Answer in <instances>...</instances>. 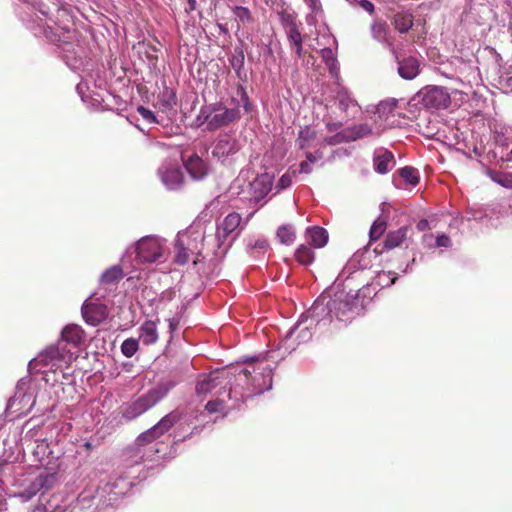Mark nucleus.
Here are the masks:
<instances>
[{
  "instance_id": "42",
  "label": "nucleus",
  "mask_w": 512,
  "mask_h": 512,
  "mask_svg": "<svg viewBox=\"0 0 512 512\" xmlns=\"http://www.w3.org/2000/svg\"><path fill=\"white\" fill-rule=\"evenodd\" d=\"M386 230V222L380 219H377L374 221L370 228V238L371 240H377L379 239L382 234Z\"/></svg>"
},
{
  "instance_id": "19",
  "label": "nucleus",
  "mask_w": 512,
  "mask_h": 512,
  "mask_svg": "<svg viewBox=\"0 0 512 512\" xmlns=\"http://www.w3.org/2000/svg\"><path fill=\"white\" fill-rule=\"evenodd\" d=\"M83 320H106L108 311L105 304L91 296L82 305Z\"/></svg>"
},
{
  "instance_id": "1",
  "label": "nucleus",
  "mask_w": 512,
  "mask_h": 512,
  "mask_svg": "<svg viewBox=\"0 0 512 512\" xmlns=\"http://www.w3.org/2000/svg\"><path fill=\"white\" fill-rule=\"evenodd\" d=\"M273 368L266 361L251 358L246 366L239 369L236 383L230 388L229 398L244 402L248 398L260 395L272 388Z\"/></svg>"
},
{
  "instance_id": "37",
  "label": "nucleus",
  "mask_w": 512,
  "mask_h": 512,
  "mask_svg": "<svg viewBox=\"0 0 512 512\" xmlns=\"http://www.w3.org/2000/svg\"><path fill=\"white\" fill-rule=\"evenodd\" d=\"M177 103L176 94L175 92L165 87L163 91L159 95V104L163 109H171L173 108Z\"/></svg>"
},
{
  "instance_id": "62",
  "label": "nucleus",
  "mask_w": 512,
  "mask_h": 512,
  "mask_svg": "<svg viewBox=\"0 0 512 512\" xmlns=\"http://www.w3.org/2000/svg\"><path fill=\"white\" fill-rule=\"evenodd\" d=\"M179 322H173V321H170L169 322V329L170 331H173L177 328V325H178Z\"/></svg>"
},
{
  "instance_id": "38",
  "label": "nucleus",
  "mask_w": 512,
  "mask_h": 512,
  "mask_svg": "<svg viewBox=\"0 0 512 512\" xmlns=\"http://www.w3.org/2000/svg\"><path fill=\"white\" fill-rule=\"evenodd\" d=\"M296 260L303 265H309L314 261V252L311 248L300 245L295 252Z\"/></svg>"
},
{
  "instance_id": "9",
  "label": "nucleus",
  "mask_w": 512,
  "mask_h": 512,
  "mask_svg": "<svg viewBox=\"0 0 512 512\" xmlns=\"http://www.w3.org/2000/svg\"><path fill=\"white\" fill-rule=\"evenodd\" d=\"M132 487V482L126 478L114 474L105 480L96 490L98 498L107 505L115 504L126 495Z\"/></svg>"
},
{
  "instance_id": "12",
  "label": "nucleus",
  "mask_w": 512,
  "mask_h": 512,
  "mask_svg": "<svg viewBox=\"0 0 512 512\" xmlns=\"http://www.w3.org/2000/svg\"><path fill=\"white\" fill-rule=\"evenodd\" d=\"M162 252V241L154 236L143 237L136 246L137 259L140 262H155L162 256Z\"/></svg>"
},
{
  "instance_id": "10",
  "label": "nucleus",
  "mask_w": 512,
  "mask_h": 512,
  "mask_svg": "<svg viewBox=\"0 0 512 512\" xmlns=\"http://www.w3.org/2000/svg\"><path fill=\"white\" fill-rule=\"evenodd\" d=\"M417 98L428 109H446L451 103L448 90L441 86H426L417 93Z\"/></svg>"
},
{
  "instance_id": "64",
  "label": "nucleus",
  "mask_w": 512,
  "mask_h": 512,
  "mask_svg": "<svg viewBox=\"0 0 512 512\" xmlns=\"http://www.w3.org/2000/svg\"><path fill=\"white\" fill-rule=\"evenodd\" d=\"M60 13L67 14V11H66V9H59L58 14H60Z\"/></svg>"
},
{
  "instance_id": "36",
  "label": "nucleus",
  "mask_w": 512,
  "mask_h": 512,
  "mask_svg": "<svg viewBox=\"0 0 512 512\" xmlns=\"http://www.w3.org/2000/svg\"><path fill=\"white\" fill-rule=\"evenodd\" d=\"M277 237L282 244L291 245L296 238L295 229L292 225H283L278 228Z\"/></svg>"
},
{
  "instance_id": "52",
  "label": "nucleus",
  "mask_w": 512,
  "mask_h": 512,
  "mask_svg": "<svg viewBox=\"0 0 512 512\" xmlns=\"http://www.w3.org/2000/svg\"><path fill=\"white\" fill-rule=\"evenodd\" d=\"M322 53V57L328 62V61H331L332 62V65L334 64V54H333V51L332 49L330 48H324L322 49L321 51Z\"/></svg>"
},
{
  "instance_id": "26",
  "label": "nucleus",
  "mask_w": 512,
  "mask_h": 512,
  "mask_svg": "<svg viewBox=\"0 0 512 512\" xmlns=\"http://www.w3.org/2000/svg\"><path fill=\"white\" fill-rule=\"evenodd\" d=\"M398 73L405 80H412L420 73L419 61L414 57H407L398 61Z\"/></svg>"
},
{
  "instance_id": "31",
  "label": "nucleus",
  "mask_w": 512,
  "mask_h": 512,
  "mask_svg": "<svg viewBox=\"0 0 512 512\" xmlns=\"http://www.w3.org/2000/svg\"><path fill=\"white\" fill-rule=\"evenodd\" d=\"M219 384V377L216 374L203 375L196 384V393L198 395H207Z\"/></svg>"
},
{
  "instance_id": "54",
  "label": "nucleus",
  "mask_w": 512,
  "mask_h": 512,
  "mask_svg": "<svg viewBox=\"0 0 512 512\" xmlns=\"http://www.w3.org/2000/svg\"><path fill=\"white\" fill-rule=\"evenodd\" d=\"M311 164L312 163H310L308 160L303 161L300 164V173H305V174L311 173V171H312Z\"/></svg>"
},
{
  "instance_id": "13",
  "label": "nucleus",
  "mask_w": 512,
  "mask_h": 512,
  "mask_svg": "<svg viewBox=\"0 0 512 512\" xmlns=\"http://www.w3.org/2000/svg\"><path fill=\"white\" fill-rule=\"evenodd\" d=\"M29 384L26 379H21L16 385V391L13 397L9 399L8 406L13 408L18 406L19 412L29 411L35 404L33 392H28L25 386Z\"/></svg>"
},
{
  "instance_id": "20",
  "label": "nucleus",
  "mask_w": 512,
  "mask_h": 512,
  "mask_svg": "<svg viewBox=\"0 0 512 512\" xmlns=\"http://www.w3.org/2000/svg\"><path fill=\"white\" fill-rule=\"evenodd\" d=\"M304 323L305 322H295L294 325H292L287 330L285 335L281 338V344L283 346H286L285 347L286 350L287 349H290V351L294 350V348H295L294 343L289 344V341L294 337V335L297 331H298V334L295 336V340L297 341V343L307 342L308 340L311 339V337H312L311 329H310V327H307V326L302 327V325Z\"/></svg>"
},
{
  "instance_id": "35",
  "label": "nucleus",
  "mask_w": 512,
  "mask_h": 512,
  "mask_svg": "<svg viewBox=\"0 0 512 512\" xmlns=\"http://www.w3.org/2000/svg\"><path fill=\"white\" fill-rule=\"evenodd\" d=\"M407 228L402 227L396 231L390 232L385 239V247L393 249L399 246L406 238Z\"/></svg>"
},
{
  "instance_id": "47",
  "label": "nucleus",
  "mask_w": 512,
  "mask_h": 512,
  "mask_svg": "<svg viewBox=\"0 0 512 512\" xmlns=\"http://www.w3.org/2000/svg\"><path fill=\"white\" fill-rule=\"evenodd\" d=\"M292 184V176L289 173H285L281 176L277 183L278 190L286 189Z\"/></svg>"
},
{
  "instance_id": "60",
  "label": "nucleus",
  "mask_w": 512,
  "mask_h": 512,
  "mask_svg": "<svg viewBox=\"0 0 512 512\" xmlns=\"http://www.w3.org/2000/svg\"><path fill=\"white\" fill-rule=\"evenodd\" d=\"M243 60H244V56H243V54L241 53V55H240V59L238 60V62H239L238 67H236V64H235L234 60L232 61V66H233L235 69H240V68L243 66Z\"/></svg>"
},
{
  "instance_id": "16",
  "label": "nucleus",
  "mask_w": 512,
  "mask_h": 512,
  "mask_svg": "<svg viewBox=\"0 0 512 512\" xmlns=\"http://www.w3.org/2000/svg\"><path fill=\"white\" fill-rule=\"evenodd\" d=\"M273 176L269 173L258 175L252 182L249 183L250 200L259 202L262 200L272 189Z\"/></svg>"
},
{
  "instance_id": "45",
  "label": "nucleus",
  "mask_w": 512,
  "mask_h": 512,
  "mask_svg": "<svg viewBox=\"0 0 512 512\" xmlns=\"http://www.w3.org/2000/svg\"><path fill=\"white\" fill-rule=\"evenodd\" d=\"M234 13L242 22H249L251 20V13L246 7L236 6L234 8Z\"/></svg>"
},
{
  "instance_id": "4",
  "label": "nucleus",
  "mask_w": 512,
  "mask_h": 512,
  "mask_svg": "<svg viewBox=\"0 0 512 512\" xmlns=\"http://www.w3.org/2000/svg\"><path fill=\"white\" fill-rule=\"evenodd\" d=\"M177 383L178 381L172 377L162 378L142 395L123 403L120 406L122 418L131 421L140 417L163 400Z\"/></svg>"
},
{
  "instance_id": "3",
  "label": "nucleus",
  "mask_w": 512,
  "mask_h": 512,
  "mask_svg": "<svg viewBox=\"0 0 512 512\" xmlns=\"http://www.w3.org/2000/svg\"><path fill=\"white\" fill-rule=\"evenodd\" d=\"M76 351L63 346V342H57L41 351L35 358L29 361V372L41 373L45 375V381H50L48 374H54L52 381H58L57 373L61 372L63 378H66L64 372L70 364L76 359Z\"/></svg>"
},
{
  "instance_id": "49",
  "label": "nucleus",
  "mask_w": 512,
  "mask_h": 512,
  "mask_svg": "<svg viewBox=\"0 0 512 512\" xmlns=\"http://www.w3.org/2000/svg\"><path fill=\"white\" fill-rule=\"evenodd\" d=\"M436 245L438 247H449L451 245V240L446 235H440L436 238Z\"/></svg>"
},
{
  "instance_id": "63",
  "label": "nucleus",
  "mask_w": 512,
  "mask_h": 512,
  "mask_svg": "<svg viewBox=\"0 0 512 512\" xmlns=\"http://www.w3.org/2000/svg\"><path fill=\"white\" fill-rule=\"evenodd\" d=\"M33 436H34V434H32V429H30V430L26 433V435H25V439H26V438H31V439H32V438H33Z\"/></svg>"
},
{
  "instance_id": "46",
  "label": "nucleus",
  "mask_w": 512,
  "mask_h": 512,
  "mask_svg": "<svg viewBox=\"0 0 512 512\" xmlns=\"http://www.w3.org/2000/svg\"><path fill=\"white\" fill-rule=\"evenodd\" d=\"M223 405H224V403L222 400H219V399L211 400L206 404L205 410L208 413L212 414V413L220 411L223 408Z\"/></svg>"
},
{
  "instance_id": "30",
  "label": "nucleus",
  "mask_w": 512,
  "mask_h": 512,
  "mask_svg": "<svg viewBox=\"0 0 512 512\" xmlns=\"http://www.w3.org/2000/svg\"><path fill=\"white\" fill-rule=\"evenodd\" d=\"M317 142V133L316 131L309 127L305 126L300 129L298 133V137L296 143L300 149H307L316 146Z\"/></svg>"
},
{
  "instance_id": "22",
  "label": "nucleus",
  "mask_w": 512,
  "mask_h": 512,
  "mask_svg": "<svg viewBox=\"0 0 512 512\" xmlns=\"http://www.w3.org/2000/svg\"><path fill=\"white\" fill-rule=\"evenodd\" d=\"M96 491L92 488L84 489L71 504L70 512H90L95 504Z\"/></svg>"
},
{
  "instance_id": "59",
  "label": "nucleus",
  "mask_w": 512,
  "mask_h": 512,
  "mask_svg": "<svg viewBox=\"0 0 512 512\" xmlns=\"http://www.w3.org/2000/svg\"><path fill=\"white\" fill-rule=\"evenodd\" d=\"M253 247L259 248V249H264L267 247V242L265 240H257Z\"/></svg>"
},
{
  "instance_id": "5",
  "label": "nucleus",
  "mask_w": 512,
  "mask_h": 512,
  "mask_svg": "<svg viewBox=\"0 0 512 512\" xmlns=\"http://www.w3.org/2000/svg\"><path fill=\"white\" fill-rule=\"evenodd\" d=\"M59 477L56 473V466H52L50 471H39L35 476L25 480L21 489L14 493V497L22 502L30 501L37 494L44 495L51 490L58 482Z\"/></svg>"
},
{
  "instance_id": "6",
  "label": "nucleus",
  "mask_w": 512,
  "mask_h": 512,
  "mask_svg": "<svg viewBox=\"0 0 512 512\" xmlns=\"http://www.w3.org/2000/svg\"><path fill=\"white\" fill-rule=\"evenodd\" d=\"M239 117L238 109H229L220 104L206 105L201 107L195 119V124L198 127L206 125L207 130H216L237 120Z\"/></svg>"
},
{
  "instance_id": "48",
  "label": "nucleus",
  "mask_w": 512,
  "mask_h": 512,
  "mask_svg": "<svg viewBox=\"0 0 512 512\" xmlns=\"http://www.w3.org/2000/svg\"><path fill=\"white\" fill-rule=\"evenodd\" d=\"M322 158H323V153L319 150L315 151L314 153H311V152L306 153V159L310 163H317L318 161L322 160Z\"/></svg>"
},
{
  "instance_id": "43",
  "label": "nucleus",
  "mask_w": 512,
  "mask_h": 512,
  "mask_svg": "<svg viewBox=\"0 0 512 512\" xmlns=\"http://www.w3.org/2000/svg\"><path fill=\"white\" fill-rule=\"evenodd\" d=\"M279 19L285 30L297 25L295 17L287 10H283L279 13Z\"/></svg>"
},
{
  "instance_id": "11",
  "label": "nucleus",
  "mask_w": 512,
  "mask_h": 512,
  "mask_svg": "<svg viewBox=\"0 0 512 512\" xmlns=\"http://www.w3.org/2000/svg\"><path fill=\"white\" fill-rule=\"evenodd\" d=\"M31 454L36 465L43 468L42 471H50V468L55 465L56 473L58 474L60 468L59 457L53 454V451L50 449L45 439L41 438L34 441Z\"/></svg>"
},
{
  "instance_id": "8",
  "label": "nucleus",
  "mask_w": 512,
  "mask_h": 512,
  "mask_svg": "<svg viewBox=\"0 0 512 512\" xmlns=\"http://www.w3.org/2000/svg\"><path fill=\"white\" fill-rule=\"evenodd\" d=\"M353 306L349 305L348 301L339 299H329L325 303V299L316 300L311 308L301 315L300 320L309 319H330L339 318L340 315H344L346 311L352 310Z\"/></svg>"
},
{
  "instance_id": "51",
  "label": "nucleus",
  "mask_w": 512,
  "mask_h": 512,
  "mask_svg": "<svg viewBox=\"0 0 512 512\" xmlns=\"http://www.w3.org/2000/svg\"><path fill=\"white\" fill-rule=\"evenodd\" d=\"M493 180L495 182H497L498 184H500L501 186H504V187H511L512 186V179L508 178L506 176L495 177V178H493Z\"/></svg>"
},
{
  "instance_id": "41",
  "label": "nucleus",
  "mask_w": 512,
  "mask_h": 512,
  "mask_svg": "<svg viewBox=\"0 0 512 512\" xmlns=\"http://www.w3.org/2000/svg\"><path fill=\"white\" fill-rule=\"evenodd\" d=\"M138 347V340L129 338L122 343L121 351L126 357H132L137 352Z\"/></svg>"
},
{
  "instance_id": "39",
  "label": "nucleus",
  "mask_w": 512,
  "mask_h": 512,
  "mask_svg": "<svg viewBox=\"0 0 512 512\" xmlns=\"http://www.w3.org/2000/svg\"><path fill=\"white\" fill-rule=\"evenodd\" d=\"M336 97L339 107L344 111L348 110L352 106L357 105V102L350 96V93L346 88H340Z\"/></svg>"
},
{
  "instance_id": "57",
  "label": "nucleus",
  "mask_w": 512,
  "mask_h": 512,
  "mask_svg": "<svg viewBox=\"0 0 512 512\" xmlns=\"http://www.w3.org/2000/svg\"><path fill=\"white\" fill-rule=\"evenodd\" d=\"M416 227L419 231H426L427 229H429V222L426 219H421L417 223Z\"/></svg>"
},
{
  "instance_id": "53",
  "label": "nucleus",
  "mask_w": 512,
  "mask_h": 512,
  "mask_svg": "<svg viewBox=\"0 0 512 512\" xmlns=\"http://www.w3.org/2000/svg\"><path fill=\"white\" fill-rule=\"evenodd\" d=\"M7 510V500L3 494V487L0 483V512H4Z\"/></svg>"
},
{
  "instance_id": "24",
  "label": "nucleus",
  "mask_w": 512,
  "mask_h": 512,
  "mask_svg": "<svg viewBox=\"0 0 512 512\" xmlns=\"http://www.w3.org/2000/svg\"><path fill=\"white\" fill-rule=\"evenodd\" d=\"M238 149L237 141L228 135H224L217 140L212 153L214 156L222 158L236 153Z\"/></svg>"
},
{
  "instance_id": "23",
  "label": "nucleus",
  "mask_w": 512,
  "mask_h": 512,
  "mask_svg": "<svg viewBox=\"0 0 512 512\" xmlns=\"http://www.w3.org/2000/svg\"><path fill=\"white\" fill-rule=\"evenodd\" d=\"M398 100L395 98H390L384 101H381L377 107L375 113L377 114V118L375 121L378 123H383L386 125V129L391 126L389 120L391 117L395 116V110L397 108Z\"/></svg>"
},
{
  "instance_id": "29",
  "label": "nucleus",
  "mask_w": 512,
  "mask_h": 512,
  "mask_svg": "<svg viewBox=\"0 0 512 512\" xmlns=\"http://www.w3.org/2000/svg\"><path fill=\"white\" fill-rule=\"evenodd\" d=\"M391 23L399 33H407L413 27V15L405 11L398 12L391 18Z\"/></svg>"
},
{
  "instance_id": "17",
  "label": "nucleus",
  "mask_w": 512,
  "mask_h": 512,
  "mask_svg": "<svg viewBox=\"0 0 512 512\" xmlns=\"http://www.w3.org/2000/svg\"><path fill=\"white\" fill-rule=\"evenodd\" d=\"M84 341L85 332L83 329L76 323H71L63 328L61 339L57 342H63V346L72 350L80 347Z\"/></svg>"
},
{
  "instance_id": "25",
  "label": "nucleus",
  "mask_w": 512,
  "mask_h": 512,
  "mask_svg": "<svg viewBox=\"0 0 512 512\" xmlns=\"http://www.w3.org/2000/svg\"><path fill=\"white\" fill-rule=\"evenodd\" d=\"M373 165L377 173L386 174L395 165L394 155L388 150H378L374 155Z\"/></svg>"
},
{
  "instance_id": "15",
  "label": "nucleus",
  "mask_w": 512,
  "mask_h": 512,
  "mask_svg": "<svg viewBox=\"0 0 512 512\" xmlns=\"http://www.w3.org/2000/svg\"><path fill=\"white\" fill-rule=\"evenodd\" d=\"M242 223L241 215L236 212L229 213L221 223L217 225L216 229V240L218 242V248L225 245L229 236L232 235Z\"/></svg>"
},
{
  "instance_id": "32",
  "label": "nucleus",
  "mask_w": 512,
  "mask_h": 512,
  "mask_svg": "<svg viewBox=\"0 0 512 512\" xmlns=\"http://www.w3.org/2000/svg\"><path fill=\"white\" fill-rule=\"evenodd\" d=\"M139 339L145 345L155 343L158 339L156 322H143L142 326L140 327Z\"/></svg>"
},
{
  "instance_id": "33",
  "label": "nucleus",
  "mask_w": 512,
  "mask_h": 512,
  "mask_svg": "<svg viewBox=\"0 0 512 512\" xmlns=\"http://www.w3.org/2000/svg\"><path fill=\"white\" fill-rule=\"evenodd\" d=\"M285 31H286V35H287L289 43L294 46L295 53L300 58L302 56V52H303V46H302L303 38H302V35H301L297 25L292 28H289Z\"/></svg>"
},
{
  "instance_id": "14",
  "label": "nucleus",
  "mask_w": 512,
  "mask_h": 512,
  "mask_svg": "<svg viewBox=\"0 0 512 512\" xmlns=\"http://www.w3.org/2000/svg\"><path fill=\"white\" fill-rule=\"evenodd\" d=\"M162 183L171 190L177 189L183 182V173L177 163L165 161L158 169Z\"/></svg>"
},
{
  "instance_id": "44",
  "label": "nucleus",
  "mask_w": 512,
  "mask_h": 512,
  "mask_svg": "<svg viewBox=\"0 0 512 512\" xmlns=\"http://www.w3.org/2000/svg\"><path fill=\"white\" fill-rule=\"evenodd\" d=\"M137 111L141 115V117L149 124L158 123V120H157L155 114L151 110H149L143 106H139L137 108Z\"/></svg>"
},
{
  "instance_id": "56",
  "label": "nucleus",
  "mask_w": 512,
  "mask_h": 512,
  "mask_svg": "<svg viewBox=\"0 0 512 512\" xmlns=\"http://www.w3.org/2000/svg\"><path fill=\"white\" fill-rule=\"evenodd\" d=\"M392 275L391 272H382L378 275L379 281L382 282L383 278L389 279V282L387 284H393L395 282V277H392L390 279V276Z\"/></svg>"
},
{
  "instance_id": "61",
  "label": "nucleus",
  "mask_w": 512,
  "mask_h": 512,
  "mask_svg": "<svg viewBox=\"0 0 512 512\" xmlns=\"http://www.w3.org/2000/svg\"><path fill=\"white\" fill-rule=\"evenodd\" d=\"M9 467H10V464H9V463H6V462L1 463V462H0V474L2 473V471H3L4 469H8Z\"/></svg>"
},
{
  "instance_id": "34",
  "label": "nucleus",
  "mask_w": 512,
  "mask_h": 512,
  "mask_svg": "<svg viewBox=\"0 0 512 512\" xmlns=\"http://www.w3.org/2000/svg\"><path fill=\"white\" fill-rule=\"evenodd\" d=\"M122 277V268L119 265H113L103 272L100 282L101 284H112L121 280Z\"/></svg>"
},
{
  "instance_id": "40",
  "label": "nucleus",
  "mask_w": 512,
  "mask_h": 512,
  "mask_svg": "<svg viewBox=\"0 0 512 512\" xmlns=\"http://www.w3.org/2000/svg\"><path fill=\"white\" fill-rule=\"evenodd\" d=\"M400 176L404 179V181L412 186H415L419 183V173L413 168L406 166L399 170Z\"/></svg>"
},
{
  "instance_id": "2",
  "label": "nucleus",
  "mask_w": 512,
  "mask_h": 512,
  "mask_svg": "<svg viewBox=\"0 0 512 512\" xmlns=\"http://www.w3.org/2000/svg\"><path fill=\"white\" fill-rule=\"evenodd\" d=\"M182 418V413L174 410L162 417L154 426L142 432L135 443L125 450L126 461L129 465L140 464L141 462L152 459V456L158 452L156 444L153 441L164 435Z\"/></svg>"
},
{
  "instance_id": "50",
  "label": "nucleus",
  "mask_w": 512,
  "mask_h": 512,
  "mask_svg": "<svg viewBox=\"0 0 512 512\" xmlns=\"http://www.w3.org/2000/svg\"><path fill=\"white\" fill-rule=\"evenodd\" d=\"M359 5L362 9L367 11L368 13L372 14L375 10L374 4L369 0H361L359 2Z\"/></svg>"
},
{
  "instance_id": "58",
  "label": "nucleus",
  "mask_w": 512,
  "mask_h": 512,
  "mask_svg": "<svg viewBox=\"0 0 512 512\" xmlns=\"http://www.w3.org/2000/svg\"><path fill=\"white\" fill-rule=\"evenodd\" d=\"M187 1V7L186 12H192L197 8V1L196 0H186Z\"/></svg>"
},
{
  "instance_id": "27",
  "label": "nucleus",
  "mask_w": 512,
  "mask_h": 512,
  "mask_svg": "<svg viewBox=\"0 0 512 512\" xmlns=\"http://www.w3.org/2000/svg\"><path fill=\"white\" fill-rule=\"evenodd\" d=\"M185 167L194 180H201L207 175V167L204 161L197 155L189 157Z\"/></svg>"
},
{
  "instance_id": "7",
  "label": "nucleus",
  "mask_w": 512,
  "mask_h": 512,
  "mask_svg": "<svg viewBox=\"0 0 512 512\" xmlns=\"http://www.w3.org/2000/svg\"><path fill=\"white\" fill-rule=\"evenodd\" d=\"M204 240V234L198 226H190L187 230L179 232L175 242V261L183 265L190 255L200 254Z\"/></svg>"
},
{
  "instance_id": "55",
  "label": "nucleus",
  "mask_w": 512,
  "mask_h": 512,
  "mask_svg": "<svg viewBox=\"0 0 512 512\" xmlns=\"http://www.w3.org/2000/svg\"><path fill=\"white\" fill-rule=\"evenodd\" d=\"M342 140H343V137H341L340 135H336V136L324 139L325 143L328 145H335L337 143H340Z\"/></svg>"
},
{
  "instance_id": "18",
  "label": "nucleus",
  "mask_w": 512,
  "mask_h": 512,
  "mask_svg": "<svg viewBox=\"0 0 512 512\" xmlns=\"http://www.w3.org/2000/svg\"><path fill=\"white\" fill-rule=\"evenodd\" d=\"M386 130V125L383 123H378L374 120V125H370L368 123H361L353 126L349 130V135L347 136L348 140H357L360 138L366 137H378Z\"/></svg>"
},
{
  "instance_id": "21",
  "label": "nucleus",
  "mask_w": 512,
  "mask_h": 512,
  "mask_svg": "<svg viewBox=\"0 0 512 512\" xmlns=\"http://www.w3.org/2000/svg\"><path fill=\"white\" fill-rule=\"evenodd\" d=\"M370 32L372 38L378 43L387 47L390 51L395 52L393 42L390 38V29L388 24L382 19H374L371 26Z\"/></svg>"
},
{
  "instance_id": "28",
  "label": "nucleus",
  "mask_w": 512,
  "mask_h": 512,
  "mask_svg": "<svg viewBox=\"0 0 512 512\" xmlns=\"http://www.w3.org/2000/svg\"><path fill=\"white\" fill-rule=\"evenodd\" d=\"M306 238L313 247L322 248L328 241V233L319 226L309 227L306 229Z\"/></svg>"
}]
</instances>
